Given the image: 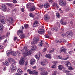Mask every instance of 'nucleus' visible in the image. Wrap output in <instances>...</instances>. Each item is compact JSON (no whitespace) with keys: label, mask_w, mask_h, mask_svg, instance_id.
<instances>
[{"label":"nucleus","mask_w":75,"mask_h":75,"mask_svg":"<svg viewBox=\"0 0 75 75\" xmlns=\"http://www.w3.org/2000/svg\"><path fill=\"white\" fill-rule=\"evenodd\" d=\"M21 51L23 53L24 57H25L28 56V55H30L31 54L30 52V50L27 49V47H25L23 49L21 50Z\"/></svg>","instance_id":"nucleus-1"},{"label":"nucleus","mask_w":75,"mask_h":75,"mask_svg":"<svg viewBox=\"0 0 75 75\" xmlns=\"http://www.w3.org/2000/svg\"><path fill=\"white\" fill-rule=\"evenodd\" d=\"M73 34H74V33H73V32L71 31H67L66 33V34H65L64 33L62 34V35L63 36L67 35L68 38H71V37H73Z\"/></svg>","instance_id":"nucleus-2"},{"label":"nucleus","mask_w":75,"mask_h":75,"mask_svg":"<svg viewBox=\"0 0 75 75\" xmlns=\"http://www.w3.org/2000/svg\"><path fill=\"white\" fill-rule=\"evenodd\" d=\"M6 54L7 56H8L10 54H11L13 56H16L17 55V53L15 51H11L7 50L6 51Z\"/></svg>","instance_id":"nucleus-3"},{"label":"nucleus","mask_w":75,"mask_h":75,"mask_svg":"<svg viewBox=\"0 0 75 75\" xmlns=\"http://www.w3.org/2000/svg\"><path fill=\"white\" fill-rule=\"evenodd\" d=\"M27 72L29 73L30 74H34L35 75H38V72L35 71L33 70V71H31L30 69H28L27 71Z\"/></svg>","instance_id":"nucleus-4"},{"label":"nucleus","mask_w":75,"mask_h":75,"mask_svg":"<svg viewBox=\"0 0 75 75\" xmlns=\"http://www.w3.org/2000/svg\"><path fill=\"white\" fill-rule=\"evenodd\" d=\"M59 5L62 6H66V4H67L66 2L61 0L59 1Z\"/></svg>","instance_id":"nucleus-5"},{"label":"nucleus","mask_w":75,"mask_h":75,"mask_svg":"<svg viewBox=\"0 0 75 75\" xmlns=\"http://www.w3.org/2000/svg\"><path fill=\"white\" fill-rule=\"evenodd\" d=\"M8 61L11 63V65H14V64L16 63L15 60L11 58H8Z\"/></svg>","instance_id":"nucleus-6"},{"label":"nucleus","mask_w":75,"mask_h":75,"mask_svg":"<svg viewBox=\"0 0 75 75\" xmlns=\"http://www.w3.org/2000/svg\"><path fill=\"white\" fill-rule=\"evenodd\" d=\"M38 41H39V38H34L33 39V41L31 42V44H35L36 42H38Z\"/></svg>","instance_id":"nucleus-7"},{"label":"nucleus","mask_w":75,"mask_h":75,"mask_svg":"<svg viewBox=\"0 0 75 75\" xmlns=\"http://www.w3.org/2000/svg\"><path fill=\"white\" fill-rule=\"evenodd\" d=\"M66 42V40L64 39H62L59 40H56V42L57 43H63V42Z\"/></svg>","instance_id":"nucleus-8"},{"label":"nucleus","mask_w":75,"mask_h":75,"mask_svg":"<svg viewBox=\"0 0 75 75\" xmlns=\"http://www.w3.org/2000/svg\"><path fill=\"white\" fill-rule=\"evenodd\" d=\"M25 61L23 59H21L19 60V64L21 65H24Z\"/></svg>","instance_id":"nucleus-9"},{"label":"nucleus","mask_w":75,"mask_h":75,"mask_svg":"<svg viewBox=\"0 0 75 75\" xmlns=\"http://www.w3.org/2000/svg\"><path fill=\"white\" fill-rule=\"evenodd\" d=\"M57 59H61L62 60H67L69 58V57H68L67 58H62V57H61V56L59 55L57 57Z\"/></svg>","instance_id":"nucleus-10"},{"label":"nucleus","mask_w":75,"mask_h":75,"mask_svg":"<svg viewBox=\"0 0 75 75\" xmlns=\"http://www.w3.org/2000/svg\"><path fill=\"white\" fill-rule=\"evenodd\" d=\"M12 65L11 67V70L12 71H16V70L17 69V67H16L15 66H14V65H13V64Z\"/></svg>","instance_id":"nucleus-11"},{"label":"nucleus","mask_w":75,"mask_h":75,"mask_svg":"<svg viewBox=\"0 0 75 75\" xmlns=\"http://www.w3.org/2000/svg\"><path fill=\"white\" fill-rule=\"evenodd\" d=\"M65 65L67 67H71L72 65L71 64V63H70V62H69V61H67L65 63Z\"/></svg>","instance_id":"nucleus-12"},{"label":"nucleus","mask_w":75,"mask_h":75,"mask_svg":"<svg viewBox=\"0 0 75 75\" xmlns=\"http://www.w3.org/2000/svg\"><path fill=\"white\" fill-rule=\"evenodd\" d=\"M38 25V21H36L34 22V23L33 24V26L34 27H37Z\"/></svg>","instance_id":"nucleus-13"},{"label":"nucleus","mask_w":75,"mask_h":75,"mask_svg":"<svg viewBox=\"0 0 75 75\" xmlns=\"http://www.w3.org/2000/svg\"><path fill=\"white\" fill-rule=\"evenodd\" d=\"M44 29H40L39 30V31H38V33L39 34H44Z\"/></svg>","instance_id":"nucleus-14"},{"label":"nucleus","mask_w":75,"mask_h":75,"mask_svg":"<svg viewBox=\"0 0 75 75\" xmlns=\"http://www.w3.org/2000/svg\"><path fill=\"white\" fill-rule=\"evenodd\" d=\"M35 60L34 59H32L30 60V64L31 65H33L35 63Z\"/></svg>","instance_id":"nucleus-15"},{"label":"nucleus","mask_w":75,"mask_h":75,"mask_svg":"<svg viewBox=\"0 0 75 75\" xmlns=\"http://www.w3.org/2000/svg\"><path fill=\"white\" fill-rule=\"evenodd\" d=\"M52 63L54 65H53L52 66V68H56V66H55V65L57 64V62L54 61L52 62Z\"/></svg>","instance_id":"nucleus-16"},{"label":"nucleus","mask_w":75,"mask_h":75,"mask_svg":"<svg viewBox=\"0 0 75 75\" xmlns=\"http://www.w3.org/2000/svg\"><path fill=\"white\" fill-rule=\"evenodd\" d=\"M1 8L2 11H6V9H7V7H6V6L4 5H3L2 6Z\"/></svg>","instance_id":"nucleus-17"},{"label":"nucleus","mask_w":75,"mask_h":75,"mask_svg":"<svg viewBox=\"0 0 75 75\" xmlns=\"http://www.w3.org/2000/svg\"><path fill=\"white\" fill-rule=\"evenodd\" d=\"M44 19L45 20H48L50 19V17L47 15L44 16Z\"/></svg>","instance_id":"nucleus-18"},{"label":"nucleus","mask_w":75,"mask_h":75,"mask_svg":"<svg viewBox=\"0 0 75 75\" xmlns=\"http://www.w3.org/2000/svg\"><path fill=\"white\" fill-rule=\"evenodd\" d=\"M44 7L45 8H48V7H50V4L47 2H46L44 4Z\"/></svg>","instance_id":"nucleus-19"},{"label":"nucleus","mask_w":75,"mask_h":75,"mask_svg":"<svg viewBox=\"0 0 75 75\" xmlns=\"http://www.w3.org/2000/svg\"><path fill=\"white\" fill-rule=\"evenodd\" d=\"M37 49V47L35 45L31 47V49L32 51H35V50Z\"/></svg>","instance_id":"nucleus-20"},{"label":"nucleus","mask_w":75,"mask_h":75,"mask_svg":"<svg viewBox=\"0 0 75 75\" xmlns=\"http://www.w3.org/2000/svg\"><path fill=\"white\" fill-rule=\"evenodd\" d=\"M8 21L9 23H11V24L12 23L13 21V18L11 17H9L8 20Z\"/></svg>","instance_id":"nucleus-21"},{"label":"nucleus","mask_w":75,"mask_h":75,"mask_svg":"<svg viewBox=\"0 0 75 75\" xmlns=\"http://www.w3.org/2000/svg\"><path fill=\"white\" fill-rule=\"evenodd\" d=\"M39 70L41 72H41H42L45 71V69L42 67H40L39 69Z\"/></svg>","instance_id":"nucleus-22"},{"label":"nucleus","mask_w":75,"mask_h":75,"mask_svg":"<svg viewBox=\"0 0 75 75\" xmlns=\"http://www.w3.org/2000/svg\"><path fill=\"white\" fill-rule=\"evenodd\" d=\"M45 57H46V58H47L51 59V54H46L45 55Z\"/></svg>","instance_id":"nucleus-23"},{"label":"nucleus","mask_w":75,"mask_h":75,"mask_svg":"<svg viewBox=\"0 0 75 75\" xmlns=\"http://www.w3.org/2000/svg\"><path fill=\"white\" fill-rule=\"evenodd\" d=\"M44 45V41L43 40H40L39 44V47H41Z\"/></svg>","instance_id":"nucleus-24"},{"label":"nucleus","mask_w":75,"mask_h":75,"mask_svg":"<svg viewBox=\"0 0 75 75\" xmlns=\"http://www.w3.org/2000/svg\"><path fill=\"white\" fill-rule=\"evenodd\" d=\"M17 72H18V73H20V74H23V72L21 70V69L20 68H18L17 69Z\"/></svg>","instance_id":"nucleus-25"},{"label":"nucleus","mask_w":75,"mask_h":75,"mask_svg":"<svg viewBox=\"0 0 75 75\" xmlns=\"http://www.w3.org/2000/svg\"><path fill=\"white\" fill-rule=\"evenodd\" d=\"M35 9V6H32L30 8V11H34Z\"/></svg>","instance_id":"nucleus-26"},{"label":"nucleus","mask_w":75,"mask_h":75,"mask_svg":"<svg viewBox=\"0 0 75 75\" xmlns=\"http://www.w3.org/2000/svg\"><path fill=\"white\" fill-rule=\"evenodd\" d=\"M19 37L22 39V38H24L25 37V35L23 34H21V35L19 36Z\"/></svg>","instance_id":"nucleus-27"},{"label":"nucleus","mask_w":75,"mask_h":75,"mask_svg":"<svg viewBox=\"0 0 75 75\" xmlns=\"http://www.w3.org/2000/svg\"><path fill=\"white\" fill-rule=\"evenodd\" d=\"M51 30L52 31H57L58 30V28L57 27H54V28H52Z\"/></svg>","instance_id":"nucleus-28"},{"label":"nucleus","mask_w":75,"mask_h":75,"mask_svg":"<svg viewBox=\"0 0 75 75\" xmlns=\"http://www.w3.org/2000/svg\"><path fill=\"white\" fill-rule=\"evenodd\" d=\"M60 23L62 25H66V24H67V22H63V21H62V19L61 20Z\"/></svg>","instance_id":"nucleus-29"},{"label":"nucleus","mask_w":75,"mask_h":75,"mask_svg":"<svg viewBox=\"0 0 75 75\" xmlns=\"http://www.w3.org/2000/svg\"><path fill=\"white\" fill-rule=\"evenodd\" d=\"M62 52H66L67 49L64 47H62V49H61Z\"/></svg>","instance_id":"nucleus-30"},{"label":"nucleus","mask_w":75,"mask_h":75,"mask_svg":"<svg viewBox=\"0 0 75 75\" xmlns=\"http://www.w3.org/2000/svg\"><path fill=\"white\" fill-rule=\"evenodd\" d=\"M35 58H36V59L38 60L39 59V58L40 57V54H38L36 55H35Z\"/></svg>","instance_id":"nucleus-31"},{"label":"nucleus","mask_w":75,"mask_h":75,"mask_svg":"<svg viewBox=\"0 0 75 75\" xmlns=\"http://www.w3.org/2000/svg\"><path fill=\"white\" fill-rule=\"evenodd\" d=\"M5 21L4 20H0V24H5Z\"/></svg>","instance_id":"nucleus-32"},{"label":"nucleus","mask_w":75,"mask_h":75,"mask_svg":"<svg viewBox=\"0 0 75 75\" xmlns=\"http://www.w3.org/2000/svg\"><path fill=\"white\" fill-rule=\"evenodd\" d=\"M4 65H5L6 66H8V65H9V63L8 62L5 61L4 62Z\"/></svg>","instance_id":"nucleus-33"},{"label":"nucleus","mask_w":75,"mask_h":75,"mask_svg":"<svg viewBox=\"0 0 75 75\" xmlns=\"http://www.w3.org/2000/svg\"><path fill=\"white\" fill-rule=\"evenodd\" d=\"M41 72V75H47L48 74V72L47 71L46 72Z\"/></svg>","instance_id":"nucleus-34"},{"label":"nucleus","mask_w":75,"mask_h":75,"mask_svg":"<svg viewBox=\"0 0 75 75\" xmlns=\"http://www.w3.org/2000/svg\"><path fill=\"white\" fill-rule=\"evenodd\" d=\"M23 33V31L21 30H20L17 31V34L18 35L20 33Z\"/></svg>","instance_id":"nucleus-35"},{"label":"nucleus","mask_w":75,"mask_h":75,"mask_svg":"<svg viewBox=\"0 0 75 75\" xmlns=\"http://www.w3.org/2000/svg\"><path fill=\"white\" fill-rule=\"evenodd\" d=\"M62 65H59L58 66V68L59 70L60 71H61V70H62Z\"/></svg>","instance_id":"nucleus-36"},{"label":"nucleus","mask_w":75,"mask_h":75,"mask_svg":"<svg viewBox=\"0 0 75 75\" xmlns=\"http://www.w3.org/2000/svg\"><path fill=\"white\" fill-rule=\"evenodd\" d=\"M29 16L30 17H33V18H34V15H33V13H30L29 14Z\"/></svg>","instance_id":"nucleus-37"},{"label":"nucleus","mask_w":75,"mask_h":75,"mask_svg":"<svg viewBox=\"0 0 75 75\" xmlns=\"http://www.w3.org/2000/svg\"><path fill=\"white\" fill-rule=\"evenodd\" d=\"M24 26L25 28H27L29 27V25L27 24H25Z\"/></svg>","instance_id":"nucleus-38"},{"label":"nucleus","mask_w":75,"mask_h":75,"mask_svg":"<svg viewBox=\"0 0 75 75\" xmlns=\"http://www.w3.org/2000/svg\"><path fill=\"white\" fill-rule=\"evenodd\" d=\"M56 16L57 18H60V17H61V16H60L59 14L58 13H56Z\"/></svg>","instance_id":"nucleus-39"},{"label":"nucleus","mask_w":75,"mask_h":75,"mask_svg":"<svg viewBox=\"0 0 75 75\" xmlns=\"http://www.w3.org/2000/svg\"><path fill=\"white\" fill-rule=\"evenodd\" d=\"M4 38V35H0V40H1L3 39Z\"/></svg>","instance_id":"nucleus-40"},{"label":"nucleus","mask_w":75,"mask_h":75,"mask_svg":"<svg viewBox=\"0 0 75 75\" xmlns=\"http://www.w3.org/2000/svg\"><path fill=\"white\" fill-rule=\"evenodd\" d=\"M30 6H31V4L30 3H29L27 4V8H30Z\"/></svg>","instance_id":"nucleus-41"},{"label":"nucleus","mask_w":75,"mask_h":75,"mask_svg":"<svg viewBox=\"0 0 75 75\" xmlns=\"http://www.w3.org/2000/svg\"><path fill=\"white\" fill-rule=\"evenodd\" d=\"M68 69L69 70H70V71H71L72 70H73L74 69V68H72L71 67H68Z\"/></svg>","instance_id":"nucleus-42"},{"label":"nucleus","mask_w":75,"mask_h":75,"mask_svg":"<svg viewBox=\"0 0 75 75\" xmlns=\"http://www.w3.org/2000/svg\"><path fill=\"white\" fill-rule=\"evenodd\" d=\"M41 65H42L43 66H44L45 65V63L44 62H42L41 63Z\"/></svg>","instance_id":"nucleus-43"},{"label":"nucleus","mask_w":75,"mask_h":75,"mask_svg":"<svg viewBox=\"0 0 75 75\" xmlns=\"http://www.w3.org/2000/svg\"><path fill=\"white\" fill-rule=\"evenodd\" d=\"M6 67H2V69L4 71H5L6 70Z\"/></svg>","instance_id":"nucleus-44"},{"label":"nucleus","mask_w":75,"mask_h":75,"mask_svg":"<svg viewBox=\"0 0 75 75\" xmlns=\"http://www.w3.org/2000/svg\"><path fill=\"white\" fill-rule=\"evenodd\" d=\"M66 74L67 75H72L71 73H69V71H67L66 73Z\"/></svg>","instance_id":"nucleus-45"},{"label":"nucleus","mask_w":75,"mask_h":75,"mask_svg":"<svg viewBox=\"0 0 75 75\" xmlns=\"http://www.w3.org/2000/svg\"><path fill=\"white\" fill-rule=\"evenodd\" d=\"M3 25H0V30H3Z\"/></svg>","instance_id":"nucleus-46"},{"label":"nucleus","mask_w":75,"mask_h":75,"mask_svg":"<svg viewBox=\"0 0 75 75\" xmlns=\"http://www.w3.org/2000/svg\"><path fill=\"white\" fill-rule=\"evenodd\" d=\"M54 51V49H52L49 52L50 53H52V52H53Z\"/></svg>","instance_id":"nucleus-47"},{"label":"nucleus","mask_w":75,"mask_h":75,"mask_svg":"<svg viewBox=\"0 0 75 75\" xmlns=\"http://www.w3.org/2000/svg\"><path fill=\"white\" fill-rule=\"evenodd\" d=\"M7 40H5L4 42V45H5L7 44Z\"/></svg>","instance_id":"nucleus-48"},{"label":"nucleus","mask_w":75,"mask_h":75,"mask_svg":"<svg viewBox=\"0 0 75 75\" xmlns=\"http://www.w3.org/2000/svg\"><path fill=\"white\" fill-rule=\"evenodd\" d=\"M3 48V46L2 45H0V52H1L0 51L2 50Z\"/></svg>","instance_id":"nucleus-49"},{"label":"nucleus","mask_w":75,"mask_h":75,"mask_svg":"<svg viewBox=\"0 0 75 75\" xmlns=\"http://www.w3.org/2000/svg\"><path fill=\"white\" fill-rule=\"evenodd\" d=\"M16 40H17V41H18V39L16 37H14V41H16Z\"/></svg>","instance_id":"nucleus-50"},{"label":"nucleus","mask_w":75,"mask_h":75,"mask_svg":"<svg viewBox=\"0 0 75 75\" xmlns=\"http://www.w3.org/2000/svg\"><path fill=\"white\" fill-rule=\"evenodd\" d=\"M10 35V33H7L6 34V37H7L8 36H9Z\"/></svg>","instance_id":"nucleus-51"},{"label":"nucleus","mask_w":75,"mask_h":75,"mask_svg":"<svg viewBox=\"0 0 75 75\" xmlns=\"http://www.w3.org/2000/svg\"><path fill=\"white\" fill-rule=\"evenodd\" d=\"M45 38H50V36H49L48 35H45Z\"/></svg>","instance_id":"nucleus-52"},{"label":"nucleus","mask_w":75,"mask_h":75,"mask_svg":"<svg viewBox=\"0 0 75 75\" xmlns=\"http://www.w3.org/2000/svg\"><path fill=\"white\" fill-rule=\"evenodd\" d=\"M3 30H0V34H3Z\"/></svg>","instance_id":"nucleus-53"},{"label":"nucleus","mask_w":75,"mask_h":75,"mask_svg":"<svg viewBox=\"0 0 75 75\" xmlns=\"http://www.w3.org/2000/svg\"><path fill=\"white\" fill-rule=\"evenodd\" d=\"M46 50H47V48H45L43 50V52H45V51H46Z\"/></svg>","instance_id":"nucleus-54"},{"label":"nucleus","mask_w":75,"mask_h":75,"mask_svg":"<svg viewBox=\"0 0 75 75\" xmlns=\"http://www.w3.org/2000/svg\"><path fill=\"white\" fill-rule=\"evenodd\" d=\"M2 18V16H0V20H4V19H3V18Z\"/></svg>","instance_id":"nucleus-55"},{"label":"nucleus","mask_w":75,"mask_h":75,"mask_svg":"<svg viewBox=\"0 0 75 75\" xmlns=\"http://www.w3.org/2000/svg\"><path fill=\"white\" fill-rule=\"evenodd\" d=\"M63 72H65V73H67L68 71L66 70H63Z\"/></svg>","instance_id":"nucleus-56"},{"label":"nucleus","mask_w":75,"mask_h":75,"mask_svg":"<svg viewBox=\"0 0 75 75\" xmlns=\"http://www.w3.org/2000/svg\"><path fill=\"white\" fill-rule=\"evenodd\" d=\"M13 3H17V1L16 0H13Z\"/></svg>","instance_id":"nucleus-57"},{"label":"nucleus","mask_w":75,"mask_h":75,"mask_svg":"<svg viewBox=\"0 0 75 75\" xmlns=\"http://www.w3.org/2000/svg\"><path fill=\"white\" fill-rule=\"evenodd\" d=\"M28 65V61H27L25 62V65Z\"/></svg>","instance_id":"nucleus-58"},{"label":"nucleus","mask_w":75,"mask_h":75,"mask_svg":"<svg viewBox=\"0 0 75 75\" xmlns=\"http://www.w3.org/2000/svg\"><path fill=\"white\" fill-rule=\"evenodd\" d=\"M49 1L50 2V3H52V2L53 1V0H49Z\"/></svg>","instance_id":"nucleus-59"},{"label":"nucleus","mask_w":75,"mask_h":75,"mask_svg":"<svg viewBox=\"0 0 75 75\" xmlns=\"http://www.w3.org/2000/svg\"><path fill=\"white\" fill-rule=\"evenodd\" d=\"M6 4L8 6H11V4L10 3H7Z\"/></svg>","instance_id":"nucleus-60"},{"label":"nucleus","mask_w":75,"mask_h":75,"mask_svg":"<svg viewBox=\"0 0 75 75\" xmlns=\"http://www.w3.org/2000/svg\"><path fill=\"white\" fill-rule=\"evenodd\" d=\"M59 11L60 12V13H63V11L61 10V9H59Z\"/></svg>","instance_id":"nucleus-61"},{"label":"nucleus","mask_w":75,"mask_h":75,"mask_svg":"<svg viewBox=\"0 0 75 75\" xmlns=\"http://www.w3.org/2000/svg\"><path fill=\"white\" fill-rule=\"evenodd\" d=\"M18 54L19 55H20V52L18 51H17Z\"/></svg>","instance_id":"nucleus-62"},{"label":"nucleus","mask_w":75,"mask_h":75,"mask_svg":"<svg viewBox=\"0 0 75 75\" xmlns=\"http://www.w3.org/2000/svg\"><path fill=\"white\" fill-rule=\"evenodd\" d=\"M21 11H22V12H24V8H22Z\"/></svg>","instance_id":"nucleus-63"},{"label":"nucleus","mask_w":75,"mask_h":75,"mask_svg":"<svg viewBox=\"0 0 75 75\" xmlns=\"http://www.w3.org/2000/svg\"><path fill=\"white\" fill-rule=\"evenodd\" d=\"M32 68H33V69H35V68H36V66L32 67Z\"/></svg>","instance_id":"nucleus-64"}]
</instances>
